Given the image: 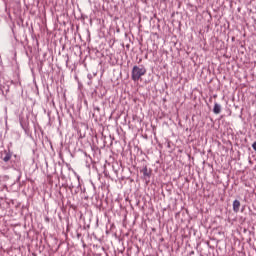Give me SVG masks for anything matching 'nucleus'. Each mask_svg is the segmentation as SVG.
<instances>
[{
	"label": "nucleus",
	"instance_id": "6",
	"mask_svg": "<svg viewBox=\"0 0 256 256\" xmlns=\"http://www.w3.org/2000/svg\"><path fill=\"white\" fill-rule=\"evenodd\" d=\"M78 237H81V234H78Z\"/></svg>",
	"mask_w": 256,
	"mask_h": 256
},
{
	"label": "nucleus",
	"instance_id": "4",
	"mask_svg": "<svg viewBox=\"0 0 256 256\" xmlns=\"http://www.w3.org/2000/svg\"><path fill=\"white\" fill-rule=\"evenodd\" d=\"M213 113L215 115H219V113H221V106L217 102H215V104H214Z\"/></svg>",
	"mask_w": 256,
	"mask_h": 256
},
{
	"label": "nucleus",
	"instance_id": "1",
	"mask_svg": "<svg viewBox=\"0 0 256 256\" xmlns=\"http://www.w3.org/2000/svg\"><path fill=\"white\" fill-rule=\"evenodd\" d=\"M145 73H147V69L144 66H134L131 75L132 81H139Z\"/></svg>",
	"mask_w": 256,
	"mask_h": 256
},
{
	"label": "nucleus",
	"instance_id": "5",
	"mask_svg": "<svg viewBox=\"0 0 256 256\" xmlns=\"http://www.w3.org/2000/svg\"><path fill=\"white\" fill-rule=\"evenodd\" d=\"M2 159L5 163H8V161H11V153H6Z\"/></svg>",
	"mask_w": 256,
	"mask_h": 256
},
{
	"label": "nucleus",
	"instance_id": "2",
	"mask_svg": "<svg viewBox=\"0 0 256 256\" xmlns=\"http://www.w3.org/2000/svg\"><path fill=\"white\" fill-rule=\"evenodd\" d=\"M140 173L143 174L142 179H144V181H149L151 179L152 170L150 168H148L147 166H144L140 170Z\"/></svg>",
	"mask_w": 256,
	"mask_h": 256
},
{
	"label": "nucleus",
	"instance_id": "3",
	"mask_svg": "<svg viewBox=\"0 0 256 256\" xmlns=\"http://www.w3.org/2000/svg\"><path fill=\"white\" fill-rule=\"evenodd\" d=\"M240 207H241V202L239 200H234V202H233L234 213H239Z\"/></svg>",
	"mask_w": 256,
	"mask_h": 256
}]
</instances>
